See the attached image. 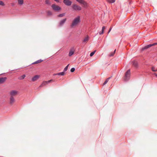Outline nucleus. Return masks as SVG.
I'll return each mask as SVG.
<instances>
[{
  "label": "nucleus",
  "mask_w": 157,
  "mask_h": 157,
  "mask_svg": "<svg viewBox=\"0 0 157 157\" xmlns=\"http://www.w3.org/2000/svg\"><path fill=\"white\" fill-rule=\"evenodd\" d=\"M80 22V17L79 16L75 18L73 21L71 25V27L72 28L77 26Z\"/></svg>",
  "instance_id": "1"
},
{
  "label": "nucleus",
  "mask_w": 157,
  "mask_h": 157,
  "mask_svg": "<svg viewBox=\"0 0 157 157\" xmlns=\"http://www.w3.org/2000/svg\"><path fill=\"white\" fill-rule=\"evenodd\" d=\"M18 93V92L16 90H12L9 93L10 97H14L16 96Z\"/></svg>",
  "instance_id": "2"
},
{
  "label": "nucleus",
  "mask_w": 157,
  "mask_h": 157,
  "mask_svg": "<svg viewBox=\"0 0 157 157\" xmlns=\"http://www.w3.org/2000/svg\"><path fill=\"white\" fill-rule=\"evenodd\" d=\"M130 70H128L125 73V76L124 78V80L125 81L128 80L130 77Z\"/></svg>",
  "instance_id": "3"
},
{
  "label": "nucleus",
  "mask_w": 157,
  "mask_h": 157,
  "mask_svg": "<svg viewBox=\"0 0 157 157\" xmlns=\"http://www.w3.org/2000/svg\"><path fill=\"white\" fill-rule=\"evenodd\" d=\"M63 2L66 5L68 6H70L72 3V2L69 0H64Z\"/></svg>",
  "instance_id": "4"
},
{
  "label": "nucleus",
  "mask_w": 157,
  "mask_h": 157,
  "mask_svg": "<svg viewBox=\"0 0 157 157\" xmlns=\"http://www.w3.org/2000/svg\"><path fill=\"white\" fill-rule=\"evenodd\" d=\"M76 1L79 3L82 4L84 6H87V3L84 0H76Z\"/></svg>",
  "instance_id": "5"
},
{
  "label": "nucleus",
  "mask_w": 157,
  "mask_h": 157,
  "mask_svg": "<svg viewBox=\"0 0 157 157\" xmlns=\"http://www.w3.org/2000/svg\"><path fill=\"white\" fill-rule=\"evenodd\" d=\"M52 8L54 9V10H60L61 9V8L59 6L56 5H55L53 4L52 6Z\"/></svg>",
  "instance_id": "6"
},
{
  "label": "nucleus",
  "mask_w": 157,
  "mask_h": 157,
  "mask_svg": "<svg viewBox=\"0 0 157 157\" xmlns=\"http://www.w3.org/2000/svg\"><path fill=\"white\" fill-rule=\"evenodd\" d=\"M75 52V49L74 48H71L70 51L68 55L69 56H72Z\"/></svg>",
  "instance_id": "7"
},
{
  "label": "nucleus",
  "mask_w": 157,
  "mask_h": 157,
  "mask_svg": "<svg viewBox=\"0 0 157 157\" xmlns=\"http://www.w3.org/2000/svg\"><path fill=\"white\" fill-rule=\"evenodd\" d=\"M15 101V99L14 97H10V104H13Z\"/></svg>",
  "instance_id": "8"
},
{
  "label": "nucleus",
  "mask_w": 157,
  "mask_h": 157,
  "mask_svg": "<svg viewBox=\"0 0 157 157\" xmlns=\"http://www.w3.org/2000/svg\"><path fill=\"white\" fill-rule=\"evenodd\" d=\"M73 9H74L75 10H81L80 7L76 4L73 5Z\"/></svg>",
  "instance_id": "9"
},
{
  "label": "nucleus",
  "mask_w": 157,
  "mask_h": 157,
  "mask_svg": "<svg viewBox=\"0 0 157 157\" xmlns=\"http://www.w3.org/2000/svg\"><path fill=\"white\" fill-rule=\"evenodd\" d=\"M40 77L39 75H37L35 76L32 79V81H35L37 80Z\"/></svg>",
  "instance_id": "10"
},
{
  "label": "nucleus",
  "mask_w": 157,
  "mask_h": 157,
  "mask_svg": "<svg viewBox=\"0 0 157 157\" xmlns=\"http://www.w3.org/2000/svg\"><path fill=\"white\" fill-rule=\"evenodd\" d=\"M6 77L0 78V84L3 83L6 80Z\"/></svg>",
  "instance_id": "11"
},
{
  "label": "nucleus",
  "mask_w": 157,
  "mask_h": 157,
  "mask_svg": "<svg viewBox=\"0 0 157 157\" xmlns=\"http://www.w3.org/2000/svg\"><path fill=\"white\" fill-rule=\"evenodd\" d=\"M152 46L151 44H150L149 45H147L145 47H143L142 48V50L143 51L145 49L148 48H149Z\"/></svg>",
  "instance_id": "12"
},
{
  "label": "nucleus",
  "mask_w": 157,
  "mask_h": 157,
  "mask_svg": "<svg viewBox=\"0 0 157 157\" xmlns=\"http://www.w3.org/2000/svg\"><path fill=\"white\" fill-rule=\"evenodd\" d=\"M47 84V81H43L42 82V84L39 86V87H42L44 86H46Z\"/></svg>",
  "instance_id": "13"
},
{
  "label": "nucleus",
  "mask_w": 157,
  "mask_h": 157,
  "mask_svg": "<svg viewBox=\"0 0 157 157\" xmlns=\"http://www.w3.org/2000/svg\"><path fill=\"white\" fill-rule=\"evenodd\" d=\"M66 19L65 18V19L61 21H60V23H59L60 25H61V26L63 25V24H64V23L66 21Z\"/></svg>",
  "instance_id": "14"
},
{
  "label": "nucleus",
  "mask_w": 157,
  "mask_h": 157,
  "mask_svg": "<svg viewBox=\"0 0 157 157\" xmlns=\"http://www.w3.org/2000/svg\"><path fill=\"white\" fill-rule=\"evenodd\" d=\"M65 73L64 72H59L58 73H57L56 74H54V75H62L63 76L64 75Z\"/></svg>",
  "instance_id": "15"
},
{
  "label": "nucleus",
  "mask_w": 157,
  "mask_h": 157,
  "mask_svg": "<svg viewBox=\"0 0 157 157\" xmlns=\"http://www.w3.org/2000/svg\"><path fill=\"white\" fill-rule=\"evenodd\" d=\"M42 61H43V60H41V59H40V60H37V61H36V62H34L32 64H38V63H40Z\"/></svg>",
  "instance_id": "16"
},
{
  "label": "nucleus",
  "mask_w": 157,
  "mask_h": 157,
  "mask_svg": "<svg viewBox=\"0 0 157 157\" xmlns=\"http://www.w3.org/2000/svg\"><path fill=\"white\" fill-rule=\"evenodd\" d=\"M133 65L135 67H136L138 66L137 62L136 61H133L132 62Z\"/></svg>",
  "instance_id": "17"
},
{
  "label": "nucleus",
  "mask_w": 157,
  "mask_h": 157,
  "mask_svg": "<svg viewBox=\"0 0 157 157\" xmlns=\"http://www.w3.org/2000/svg\"><path fill=\"white\" fill-rule=\"evenodd\" d=\"M89 40V37L88 36H87L86 37H85L84 40H83V42L86 43Z\"/></svg>",
  "instance_id": "18"
},
{
  "label": "nucleus",
  "mask_w": 157,
  "mask_h": 157,
  "mask_svg": "<svg viewBox=\"0 0 157 157\" xmlns=\"http://www.w3.org/2000/svg\"><path fill=\"white\" fill-rule=\"evenodd\" d=\"M105 29V26H103L102 27L101 31L99 32V34L100 35L102 34H103V33H104V31Z\"/></svg>",
  "instance_id": "19"
},
{
  "label": "nucleus",
  "mask_w": 157,
  "mask_h": 157,
  "mask_svg": "<svg viewBox=\"0 0 157 157\" xmlns=\"http://www.w3.org/2000/svg\"><path fill=\"white\" fill-rule=\"evenodd\" d=\"M110 78H111V77H109L108 78H107L106 79V80L104 82V83L103 85H105L107 83V82L109 81V79H110Z\"/></svg>",
  "instance_id": "20"
},
{
  "label": "nucleus",
  "mask_w": 157,
  "mask_h": 157,
  "mask_svg": "<svg viewBox=\"0 0 157 157\" xmlns=\"http://www.w3.org/2000/svg\"><path fill=\"white\" fill-rule=\"evenodd\" d=\"M107 1L110 3H113L115 1V0H107Z\"/></svg>",
  "instance_id": "21"
},
{
  "label": "nucleus",
  "mask_w": 157,
  "mask_h": 157,
  "mask_svg": "<svg viewBox=\"0 0 157 157\" xmlns=\"http://www.w3.org/2000/svg\"><path fill=\"white\" fill-rule=\"evenodd\" d=\"M25 75H22L21 76V77H19L18 78H19V79H20V80L22 79H23L25 78Z\"/></svg>",
  "instance_id": "22"
},
{
  "label": "nucleus",
  "mask_w": 157,
  "mask_h": 157,
  "mask_svg": "<svg viewBox=\"0 0 157 157\" xmlns=\"http://www.w3.org/2000/svg\"><path fill=\"white\" fill-rule=\"evenodd\" d=\"M151 70L153 71H157V68L152 67L151 68Z\"/></svg>",
  "instance_id": "23"
},
{
  "label": "nucleus",
  "mask_w": 157,
  "mask_h": 157,
  "mask_svg": "<svg viewBox=\"0 0 157 157\" xmlns=\"http://www.w3.org/2000/svg\"><path fill=\"white\" fill-rule=\"evenodd\" d=\"M19 4L22 5L23 3V0H18Z\"/></svg>",
  "instance_id": "24"
},
{
  "label": "nucleus",
  "mask_w": 157,
  "mask_h": 157,
  "mask_svg": "<svg viewBox=\"0 0 157 157\" xmlns=\"http://www.w3.org/2000/svg\"><path fill=\"white\" fill-rule=\"evenodd\" d=\"M54 82V80L52 79H51L47 81V84H48V83L50 82Z\"/></svg>",
  "instance_id": "25"
},
{
  "label": "nucleus",
  "mask_w": 157,
  "mask_h": 157,
  "mask_svg": "<svg viewBox=\"0 0 157 157\" xmlns=\"http://www.w3.org/2000/svg\"><path fill=\"white\" fill-rule=\"evenodd\" d=\"M47 13L48 15H51L52 13L51 10H48Z\"/></svg>",
  "instance_id": "26"
},
{
  "label": "nucleus",
  "mask_w": 157,
  "mask_h": 157,
  "mask_svg": "<svg viewBox=\"0 0 157 157\" xmlns=\"http://www.w3.org/2000/svg\"><path fill=\"white\" fill-rule=\"evenodd\" d=\"M45 2L46 4H50L51 3L49 0H46Z\"/></svg>",
  "instance_id": "27"
},
{
  "label": "nucleus",
  "mask_w": 157,
  "mask_h": 157,
  "mask_svg": "<svg viewBox=\"0 0 157 157\" xmlns=\"http://www.w3.org/2000/svg\"><path fill=\"white\" fill-rule=\"evenodd\" d=\"M116 50L115 49L114 51V52H112L111 53L110 55H109V56H113V55H114V54H115V52H116Z\"/></svg>",
  "instance_id": "28"
},
{
  "label": "nucleus",
  "mask_w": 157,
  "mask_h": 157,
  "mask_svg": "<svg viewBox=\"0 0 157 157\" xmlns=\"http://www.w3.org/2000/svg\"><path fill=\"white\" fill-rule=\"evenodd\" d=\"M0 5H1L2 6H4L5 5L4 2L1 1H0Z\"/></svg>",
  "instance_id": "29"
},
{
  "label": "nucleus",
  "mask_w": 157,
  "mask_h": 157,
  "mask_svg": "<svg viewBox=\"0 0 157 157\" xmlns=\"http://www.w3.org/2000/svg\"><path fill=\"white\" fill-rule=\"evenodd\" d=\"M65 15V13H63L62 14H60L58 16L59 17H63Z\"/></svg>",
  "instance_id": "30"
},
{
  "label": "nucleus",
  "mask_w": 157,
  "mask_h": 157,
  "mask_svg": "<svg viewBox=\"0 0 157 157\" xmlns=\"http://www.w3.org/2000/svg\"><path fill=\"white\" fill-rule=\"evenodd\" d=\"M95 52H96V51H95L92 52L90 54V56H92L94 54Z\"/></svg>",
  "instance_id": "31"
},
{
  "label": "nucleus",
  "mask_w": 157,
  "mask_h": 157,
  "mask_svg": "<svg viewBox=\"0 0 157 157\" xmlns=\"http://www.w3.org/2000/svg\"><path fill=\"white\" fill-rule=\"evenodd\" d=\"M75 71V68H72L71 69V71L72 72H74Z\"/></svg>",
  "instance_id": "32"
},
{
  "label": "nucleus",
  "mask_w": 157,
  "mask_h": 157,
  "mask_svg": "<svg viewBox=\"0 0 157 157\" xmlns=\"http://www.w3.org/2000/svg\"><path fill=\"white\" fill-rule=\"evenodd\" d=\"M152 46L157 45V43H155L151 44Z\"/></svg>",
  "instance_id": "33"
},
{
  "label": "nucleus",
  "mask_w": 157,
  "mask_h": 157,
  "mask_svg": "<svg viewBox=\"0 0 157 157\" xmlns=\"http://www.w3.org/2000/svg\"><path fill=\"white\" fill-rule=\"evenodd\" d=\"M67 69L68 68H67V67H65V68H64V70H63L64 71H64H66L67 70Z\"/></svg>",
  "instance_id": "34"
},
{
  "label": "nucleus",
  "mask_w": 157,
  "mask_h": 157,
  "mask_svg": "<svg viewBox=\"0 0 157 157\" xmlns=\"http://www.w3.org/2000/svg\"><path fill=\"white\" fill-rule=\"evenodd\" d=\"M112 29V28L111 27H110V28L109 29V31H108V33H109L111 31V30Z\"/></svg>",
  "instance_id": "35"
},
{
  "label": "nucleus",
  "mask_w": 157,
  "mask_h": 157,
  "mask_svg": "<svg viewBox=\"0 0 157 157\" xmlns=\"http://www.w3.org/2000/svg\"><path fill=\"white\" fill-rule=\"evenodd\" d=\"M54 1H56L57 2H59V0H54Z\"/></svg>",
  "instance_id": "36"
},
{
  "label": "nucleus",
  "mask_w": 157,
  "mask_h": 157,
  "mask_svg": "<svg viewBox=\"0 0 157 157\" xmlns=\"http://www.w3.org/2000/svg\"><path fill=\"white\" fill-rule=\"evenodd\" d=\"M154 75H155V76H156L157 77V74L155 73Z\"/></svg>",
  "instance_id": "37"
},
{
  "label": "nucleus",
  "mask_w": 157,
  "mask_h": 157,
  "mask_svg": "<svg viewBox=\"0 0 157 157\" xmlns=\"http://www.w3.org/2000/svg\"><path fill=\"white\" fill-rule=\"evenodd\" d=\"M69 65V64H68L66 67H67V68H68V66Z\"/></svg>",
  "instance_id": "38"
}]
</instances>
